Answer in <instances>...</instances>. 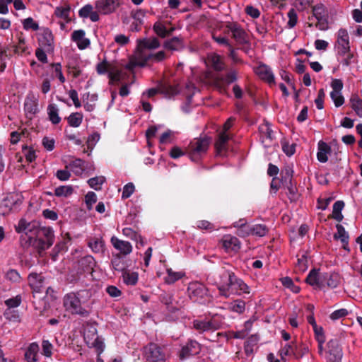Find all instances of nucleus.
Segmentation results:
<instances>
[{"label":"nucleus","instance_id":"nucleus-1","mask_svg":"<svg viewBox=\"0 0 362 362\" xmlns=\"http://www.w3.org/2000/svg\"><path fill=\"white\" fill-rule=\"evenodd\" d=\"M15 228L17 233H25L29 245L40 251L48 249L53 244L54 234L50 228H40L35 222L21 218Z\"/></svg>","mask_w":362,"mask_h":362},{"label":"nucleus","instance_id":"nucleus-2","mask_svg":"<svg viewBox=\"0 0 362 362\" xmlns=\"http://www.w3.org/2000/svg\"><path fill=\"white\" fill-rule=\"evenodd\" d=\"M223 276L226 281L220 282L218 290L221 296L228 298L231 294L241 295L249 293V287L241 279H238L233 273L224 272Z\"/></svg>","mask_w":362,"mask_h":362},{"label":"nucleus","instance_id":"nucleus-3","mask_svg":"<svg viewBox=\"0 0 362 362\" xmlns=\"http://www.w3.org/2000/svg\"><path fill=\"white\" fill-rule=\"evenodd\" d=\"M83 305V303L80 299L79 293H69L64 297V307L67 312L72 315L87 316L88 312Z\"/></svg>","mask_w":362,"mask_h":362},{"label":"nucleus","instance_id":"nucleus-4","mask_svg":"<svg viewBox=\"0 0 362 362\" xmlns=\"http://www.w3.org/2000/svg\"><path fill=\"white\" fill-rule=\"evenodd\" d=\"M144 362H165L166 356L163 349L155 343H149L142 349Z\"/></svg>","mask_w":362,"mask_h":362},{"label":"nucleus","instance_id":"nucleus-5","mask_svg":"<svg viewBox=\"0 0 362 362\" xmlns=\"http://www.w3.org/2000/svg\"><path fill=\"white\" fill-rule=\"evenodd\" d=\"M210 142V139L207 137L195 139L191 141L187 148V153L189 155L190 159L196 161L203 154L206 153Z\"/></svg>","mask_w":362,"mask_h":362},{"label":"nucleus","instance_id":"nucleus-6","mask_svg":"<svg viewBox=\"0 0 362 362\" xmlns=\"http://www.w3.org/2000/svg\"><path fill=\"white\" fill-rule=\"evenodd\" d=\"M96 70L98 74L100 75L107 74L110 84L119 82L121 80V70L115 63L103 60L98 64Z\"/></svg>","mask_w":362,"mask_h":362},{"label":"nucleus","instance_id":"nucleus-7","mask_svg":"<svg viewBox=\"0 0 362 362\" xmlns=\"http://www.w3.org/2000/svg\"><path fill=\"white\" fill-rule=\"evenodd\" d=\"M160 47V42L156 37L152 38H144L143 40H140L138 42L137 46V53L132 62H135L137 60H142L147 57L148 54L145 53L146 49H155Z\"/></svg>","mask_w":362,"mask_h":362},{"label":"nucleus","instance_id":"nucleus-8","mask_svg":"<svg viewBox=\"0 0 362 362\" xmlns=\"http://www.w3.org/2000/svg\"><path fill=\"white\" fill-rule=\"evenodd\" d=\"M120 4V0H98L95 1V7L100 14L109 15L115 12Z\"/></svg>","mask_w":362,"mask_h":362},{"label":"nucleus","instance_id":"nucleus-9","mask_svg":"<svg viewBox=\"0 0 362 362\" xmlns=\"http://www.w3.org/2000/svg\"><path fill=\"white\" fill-rule=\"evenodd\" d=\"M84 339L89 346L94 347L98 354L100 355L104 350V343L97 335L95 328H91L90 330H86L84 332Z\"/></svg>","mask_w":362,"mask_h":362},{"label":"nucleus","instance_id":"nucleus-10","mask_svg":"<svg viewBox=\"0 0 362 362\" xmlns=\"http://www.w3.org/2000/svg\"><path fill=\"white\" fill-rule=\"evenodd\" d=\"M313 17L317 20L316 27L320 30L328 28L327 11L325 6L319 4L313 8Z\"/></svg>","mask_w":362,"mask_h":362},{"label":"nucleus","instance_id":"nucleus-11","mask_svg":"<svg viewBox=\"0 0 362 362\" xmlns=\"http://www.w3.org/2000/svg\"><path fill=\"white\" fill-rule=\"evenodd\" d=\"M327 353V362H341L343 356L342 349L337 340L329 341Z\"/></svg>","mask_w":362,"mask_h":362},{"label":"nucleus","instance_id":"nucleus-12","mask_svg":"<svg viewBox=\"0 0 362 362\" xmlns=\"http://www.w3.org/2000/svg\"><path fill=\"white\" fill-rule=\"evenodd\" d=\"M332 88L330 93V97L334 101L336 107L341 106L344 103V98L341 95V90L343 88V83L339 79H334L331 83Z\"/></svg>","mask_w":362,"mask_h":362},{"label":"nucleus","instance_id":"nucleus-13","mask_svg":"<svg viewBox=\"0 0 362 362\" xmlns=\"http://www.w3.org/2000/svg\"><path fill=\"white\" fill-rule=\"evenodd\" d=\"M187 290L189 298L195 301L201 300L207 295L206 288L199 282L190 283Z\"/></svg>","mask_w":362,"mask_h":362},{"label":"nucleus","instance_id":"nucleus-14","mask_svg":"<svg viewBox=\"0 0 362 362\" xmlns=\"http://www.w3.org/2000/svg\"><path fill=\"white\" fill-rule=\"evenodd\" d=\"M327 279V274L320 273L317 270L313 269L307 276L306 281L313 286L322 288L325 286V280Z\"/></svg>","mask_w":362,"mask_h":362},{"label":"nucleus","instance_id":"nucleus-15","mask_svg":"<svg viewBox=\"0 0 362 362\" xmlns=\"http://www.w3.org/2000/svg\"><path fill=\"white\" fill-rule=\"evenodd\" d=\"M255 71L262 80L266 81L270 86L276 84L274 73L269 66L260 64L255 68Z\"/></svg>","mask_w":362,"mask_h":362},{"label":"nucleus","instance_id":"nucleus-16","mask_svg":"<svg viewBox=\"0 0 362 362\" xmlns=\"http://www.w3.org/2000/svg\"><path fill=\"white\" fill-rule=\"evenodd\" d=\"M346 30L340 29L337 33V49L341 54H345L349 51V39Z\"/></svg>","mask_w":362,"mask_h":362},{"label":"nucleus","instance_id":"nucleus-17","mask_svg":"<svg viewBox=\"0 0 362 362\" xmlns=\"http://www.w3.org/2000/svg\"><path fill=\"white\" fill-rule=\"evenodd\" d=\"M221 243L226 252H237L240 248L239 240L231 235H225L222 238Z\"/></svg>","mask_w":362,"mask_h":362},{"label":"nucleus","instance_id":"nucleus-18","mask_svg":"<svg viewBox=\"0 0 362 362\" xmlns=\"http://www.w3.org/2000/svg\"><path fill=\"white\" fill-rule=\"evenodd\" d=\"M193 327L199 332H203L218 329L220 326L214 320L209 321L196 320L193 322Z\"/></svg>","mask_w":362,"mask_h":362},{"label":"nucleus","instance_id":"nucleus-19","mask_svg":"<svg viewBox=\"0 0 362 362\" xmlns=\"http://www.w3.org/2000/svg\"><path fill=\"white\" fill-rule=\"evenodd\" d=\"M85 35V31L83 30H75L71 35V40L76 43L79 49H84L90 44V40L86 38Z\"/></svg>","mask_w":362,"mask_h":362},{"label":"nucleus","instance_id":"nucleus-20","mask_svg":"<svg viewBox=\"0 0 362 362\" xmlns=\"http://www.w3.org/2000/svg\"><path fill=\"white\" fill-rule=\"evenodd\" d=\"M38 40L41 48H43L45 51L52 52L53 50L54 39L50 30H44Z\"/></svg>","mask_w":362,"mask_h":362},{"label":"nucleus","instance_id":"nucleus-21","mask_svg":"<svg viewBox=\"0 0 362 362\" xmlns=\"http://www.w3.org/2000/svg\"><path fill=\"white\" fill-rule=\"evenodd\" d=\"M228 29L232 33L233 38L240 44L247 42L245 32L237 24L230 23L227 25Z\"/></svg>","mask_w":362,"mask_h":362},{"label":"nucleus","instance_id":"nucleus-22","mask_svg":"<svg viewBox=\"0 0 362 362\" xmlns=\"http://www.w3.org/2000/svg\"><path fill=\"white\" fill-rule=\"evenodd\" d=\"M238 78V72L235 70L230 71L225 77L216 76L214 79V83L218 88H221L223 85H228Z\"/></svg>","mask_w":362,"mask_h":362},{"label":"nucleus","instance_id":"nucleus-23","mask_svg":"<svg viewBox=\"0 0 362 362\" xmlns=\"http://www.w3.org/2000/svg\"><path fill=\"white\" fill-rule=\"evenodd\" d=\"M165 58H166V54H165V52L160 51L156 54H148L147 57H145V58L141 61L136 59L135 62H132V66H144L146 64V63L147 62V61H148V60H152L153 62H158L163 61Z\"/></svg>","mask_w":362,"mask_h":362},{"label":"nucleus","instance_id":"nucleus-24","mask_svg":"<svg viewBox=\"0 0 362 362\" xmlns=\"http://www.w3.org/2000/svg\"><path fill=\"white\" fill-rule=\"evenodd\" d=\"M28 282L31 288L36 292H41L44 287V279L40 274H31L28 276Z\"/></svg>","mask_w":362,"mask_h":362},{"label":"nucleus","instance_id":"nucleus-25","mask_svg":"<svg viewBox=\"0 0 362 362\" xmlns=\"http://www.w3.org/2000/svg\"><path fill=\"white\" fill-rule=\"evenodd\" d=\"M16 201L13 197H7L0 203V215L6 216L16 207Z\"/></svg>","mask_w":362,"mask_h":362},{"label":"nucleus","instance_id":"nucleus-26","mask_svg":"<svg viewBox=\"0 0 362 362\" xmlns=\"http://www.w3.org/2000/svg\"><path fill=\"white\" fill-rule=\"evenodd\" d=\"M111 243L114 247L123 255H128L132 252V246L127 241L121 240L116 237L111 238Z\"/></svg>","mask_w":362,"mask_h":362},{"label":"nucleus","instance_id":"nucleus-27","mask_svg":"<svg viewBox=\"0 0 362 362\" xmlns=\"http://www.w3.org/2000/svg\"><path fill=\"white\" fill-rule=\"evenodd\" d=\"M331 153L330 146L325 142L320 141L318 143V151L317 158L320 163H326L328 160V155Z\"/></svg>","mask_w":362,"mask_h":362},{"label":"nucleus","instance_id":"nucleus-28","mask_svg":"<svg viewBox=\"0 0 362 362\" xmlns=\"http://www.w3.org/2000/svg\"><path fill=\"white\" fill-rule=\"evenodd\" d=\"M199 351V345L197 341H192L189 342L185 346L182 347L180 358L184 359L190 355L197 354Z\"/></svg>","mask_w":362,"mask_h":362},{"label":"nucleus","instance_id":"nucleus-29","mask_svg":"<svg viewBox=\"0 0 362 362\" xmlns=\"http://www.w3.org/2000/svg\"><path fill=\"white\" fill-rule=\"evenodd\" d=\"M286 187L288 190V199L293 202L296 201L298 199V194L296 191V187L291 182V174L288 170H286Z\"/></svg>","mask_w":362,"mask_h":362},{"label":"nucleus","instance_id":"nucleus-30","mask_svg":"<svg viewBox=\"0 0 362 362\" xmlns=\"http://www.w3.org/2000/svg\"><path fill=\"white\" fill-rule=\"evenodd\" d=\"M38 352V344L35 342L31 343L25 353V358L27 362H36L37 361Z\"/></svg>","mask_w":362,"mask_h":362},{"label":"nucleus","instance_id":"nucleus-31","mask_svg":"<svg viewBox=\"0 0 362 362\" xmlns=\"http://www.w3.org/2000/svg\"><path fill=\"white\" fill-rule=\"evenodd\" d=\"M88 247L93 252L103 253L105 250V243L101 238H92L88 243Z\"/></svg>","mask_w":362,"mask_h":362},{"label":"nucleus","instance_id":"nucleus-32","mask_svg":"<svg viewBox=\"0 0 362 362\" xmlns=\"http://www.w3.org/2000/svg\"><path fill=\"white\" fill-rule=\"evenodd\" d=\"M208 59L214 70L221 71L225 69V64L220 55L212 54Z\"/></svg>","mask_w":362,"mask_h":362},{"label":"nucleus","instance_id":"nucleus-33","mask_svg":"<svg viewBox=\"0 0 362 362\" xmlns=\"http://www.w3.org/2000/svg\"><path fill=\"white\" fill-rule=\"evenodd\" d=\"M25 110L28 114L34 115L37 111V102L33 96H28L25 101Z\"/></svg>","mask_w":362,"mask_h":362},{"label":"nucleus","instance_id":"nucleus-34","mask_svg":"<svg viewBox=\"0 0 362 362\" xmlns=\"http://www.w3.org/2000/svg\"><path fill=\"white\" fill-rule=\"evenodd\" d=\"M122 278L124 284L127 285L134 286L138 281L139 275L137 272L124 270L122 272Z\"/></svg>","mask_w":362,"mask_h":362},{"label":"nucleus","instance_id":"nucleus-35","mask_svg":"<svg viewBox=\"0 0 362 362\" xmlns=\"http://www.w3.org/2000/svg\"><path fill=\"white\" fill-rule=\"evenodd\" d=\"M229 139V135L227 133L221 132L217 141L215 144V148L218 153L221 154L226 149L227 141Z\"/></svg>","mask_w":362,"mask_h":362},{"label":"nucleus","instance_id":"nucleus-36","mask_svg":"<svg viewBox=\"0 0 362 362\" xmlns=\"http://www.w3.org/2000/svg\"><path fill=\"white\" fill-rule=\"evenodd\" d=\"M167 276L165 277V282L168 284H172L180 279L183 276L184 273L182 272H175L171 268L167 269Z\"/></svg>","mask_w":362,"mask_h":362},{"label":"nucleus","instance_id":"nucleus-37","mask_svg":"<svg viewBox=\"0 0 362 362\" xmlns=\"http://www.w3.org/2000/svg\"><path fill=\"white\" fill-rule=\"evenodd\" d=\"M98 100V95L95 93L93 94H87L86 100H83V107L85 110L88 112H92L94 110L96 106V102Z\"/></svg>","mask_w":362,"mask_h":362},{"label":"nucleus","instance_id":"nucleus-38","mask_svg":"<svg viewBox=\"0 0 362 362\" xmlns=\"http://www.w3.org/2000/svg\"><path fill=\"white\" fill-rule=\"evenodd\" d=\"M183 47L182 42L179 37H173L164 43V47L167 49L175 51L179 50Z\"/></svg>","mask_w":362,"mask_h":362},{"label":"nucleus","instance_id":"nucleus-39","mask_svg":"<svg viewBox=\"0 0 362 362\" xmlns=\"http://www.w3.org/2000/svg\"><path fill=\"white\" fill-rule=\"evenodd\" d=\"M83 161L81 159H75L71 162L69 167L76 175H81L84 171Z\"/></svg>","mask_w":362,"mask_h":362},{"label":"nucleus","instance_id":"nucleus-40","mask_svg":"<svg viewBox=\"0 0 362 362\" xmlns=\"http://www.w3.org/2000/svg\"><path fill=\"white\" fill-rule=\"evenodd\" d=\"M344 206L343 201H337L333 205L332 218L337 221H341L343 219L341 211Z\"/></svg>","mask_w":362,"mask_h":362},{"label":"nucleus","instance_id":"nucleus-41","mask_svg":"<svg viewBox=\"0 0 362 362\" xmlns=\"http://www.w3.org/2000/svg\"><path fill=\"white\" fill-rule=\"evenodd\" d=\"M47 112L49 119L53 124H58L61 121V118L58 114V108L54 104L48 105Z\"/></svg>","mask_w":362,"mask_h":362},{"label":"nucleus","instance_id":"nucleus-42","mask_svg":"<svg viewBox=\"0 0 362 362\" xmlns=\"http://www.w3.org/2000/svg\"><path fill=\"white\" fill-rule=\"evenodd\" d=\"M350 100L352 109L358 116L362 117V100L355 95L352 96Z\"/></svg>","mask_w":362,"mask_h":362},{"label":"nucleus","instance_id":"nucleus-43","mask_svg":"<svg viewBox=\"0 0 362 362\" xmlns=\"http://www.w3.org/2000/svg\"><path fill=\"white\" fill-rule=\"evenodd\" d=\"M83 115L80 112H74L71 114L68 117V122L73 127H78L83 121Z\"/></svg>","mask_w":362,"mask_h":362},{"label":"nucleus","instance_id":"nucleus-44","mask_svg":"<svg viewBox=\"0 0 362 362\" xmlns=\"http://www.w3.org/2000/svg\"><path fill=\"white\" fill-rule=\"evenodd\" d=\"M259 132L262 138L268 139H272V130L268 122H264L259 125Z\"/></svg>","mask_w":362,"mask_h":362},{"label":"nucleus","instance_id":"nucleus-45","mask_svg":"<svg viewBox=\"0 0 362 362\" xmlns=\"http://www.w3.org/2000/svg\"><path fill=\"white\" fill-rule=\"evenodd\" d=\"M337 233L334 234L335 239H340L344 244L348 243L349 235L345 230V228L340 224L337 225Z\"/></svg>","mask_w":362,"mask_h":362},{"label":"nucleus","instance_id":"nucleus-46","mask_svg":"<svg viewBox=\"0 0 362 362\" xmlns=\"http://www.w3.org/2000/svg\"><path fill=\"white\" fill-rule=\"evenodd\" d=\"M105 177L103 176H98L93 178H90L88 180V183L89 186L95 189L100 190L101 189L102 185L105 182Z\"/></svg>","mask_w":362,"mask_h":362},{"label":"nucleus","instance_id":"nucleus-47","mask_svg":"<svg viewBox=\"0 0 362 362\" xmlns=\"http://www.w3.org/2000/svg\"><path fill=\"white\" fill-rule=\"evenodd\" d=\"M70 11V6L66 3L64 5L58 6L55 9V15L63 19H67Z\"/></svg>","mask_w":362,"mask_h":362},{"label":"nucleus","instance_id":"nucleus-48","mask_svg":"<svg viewBox=\"0 0 362 362\" xmlns=\"http://www.w3.org/2000/svg\"><path fill=\"white\" fill-rule=\"evenodd\" d=\"M153 30L158 36L161 37H165L166 36L170 35V33L173 30V28L168 31L162 23H156L153 25Z\"/></svg>","mask_w":362,"mask_h":362},{"label":"nucleus","instance_id":"nucleus-49","mask_svg":"<svg viewBox=\"0 0 362 362\" xmlns=\"http://www.w3.org/2000/svg\"><path fill=\"white\" fill-rule=\"evenodd\" d=\"M258 338L257 336H252L245 344V352L247 356H250L254 352L253 346L257 342Z\"/></svg>","mask_w":362,"mask_h":362},{"label":"nucleus","instance_id":"nucleus-50","mask_svg":"<svg viewBox=\"0 0 362 362\" xmlns=\"http://www.w3.org/2000/svg\"><path fill=\"white\" fill-rule=\"evenodd\" d=\"M73 193L71 186H61L55 189L54 194L57 197H68Z\"/></svg>","mask_w":362,"mask_h":362},{"label":"nucleus","instance_id":"nucleus-51","mask_svg":"<svg viewBox=\"0 0 362 362\" xmlns=\"http://www.w3.org/2000/svg\"><path fill=\"white\" fill-rule=\"evenodd\" d=\"M268 232L267 228L262 224H257L252 226V235H255L259 237L264 236Z\"/></svg>","mask_w":362,"mask_h":362},{"label":"nucleus","instance_id":"nucleus-52","mask_svg":"<svg viewBox=\"0 0 362 362\" xmlns=\"http://www.w3.org/2000/svg\"><path fill=\"white\" fill-rule=\"evenodd\" d=\"M230 308L233 312L243 313L245 309V303L241 300H236L230 304Z\"/></svg>","mask_w":362,"mask_h":362},{"label":"nucleus","instance_id":"nucleus-53","mask_svg":"<svg viewBox=\"0 0 362 362\" xmlns=\"http://www.w3.org/2000/svg\"><path fill=\"white\" fill-rule=\"evenodd\" d=\"M6 278L12 283H19L21 280L19 273L15 269L8 270L6 274Z\"/></svg>","mask_w":362,"mask_h":362},{"label":"nucleus","instance_id":"nucleus-54","mask_svg":"<svg viewBox=\"0 0 362 362\" xmlns=\"http://www.w3.org/2000/svg\"><path fill=\"white\" fill-rule=\"evenodd\" d=\"M282 284L288 288H290L293 293H298L300 288L293 284L292 279L289 277H284L281 279Z\"/></svg>","mask_w":362,"mask_h":362},{"label":"nucleus","instance_id":"nucleus-55","mask_svg":"<svg viewBox=\"0 0 362 362\" xmlns=\"http://www.w3.org/2000/svg\"><path fill=\"white\" fill-rule=\"evenodd\" d=\"M42 354L46 357H50L52 354L53 346L48 340L42 342Z\"/></svg>","mask_w":362,"mask_h":362},{"label":"nucleus","instance_id":"nucleus-56","mask_svg":"<svg viewBox=\"0 0 362 362\" xmlns=\"http://www.w3.org/2000/svg\"><path fill=\"white\" fill-rule=\"evenodd\" d=\"M339 284V276L337 274H328L325 280V286L331 288H336Z\"/></svg>","mask_w":362,"mask_h":362},{"label":"nucleus","instance_id":"nucleus-57","mask_svg":"<svg viewBox=\"0 0 362 362\" xmlns=\"http://www.w3.org/2000/svg\"><path fill=\"white\" fill-rule=\"evenodd\" d=\"M159 91H160V93H163V95H165L167 97H170L171 95H173L174 94H175L177 93L175 88H174L173 87H172L170 85H166V84L162 85L159 88Z\"/></svg>","mask_w":362,"mask_h":362},{"label":"nucleus","instance_id":"nucleus-58","mask_svg":"<svg viewBox=\"0 0 362 362\" xmlns=\"http://www.w3.org/2000/svg\"><path fill=\"white\" fill-rule=\"evenodd\" d=\"M21 303V297L20 296H16L5 300V304L8 308H17L20 305Z\"/></svg>","mask_w":362,"mask_h":362},{"label":"nucleus","instance_id":"nucleus-59","mask_svg":"<svg viewBox=\"0 0 362 362\" xmlns=\"http://www.w3.org/2000/svg\"><path fill=\"white\" fill-rule=\"evenodd\" d=\"M23 28L25 30H37L39 28L38 24L32 18H27L23 21Z\"/></svg>","mask_w":362,"mask_h":362},{"label":"nucleus","instance_id":"nucleus-60","mask_svg":"<svg viewBox=\"0 0 362 362\" xmlns=\"http://www.w3.org/2000/svg\"><path fill=\"white\" fill-rule=\"evenodd\" d=\"M134 190L135 187L133 183L129 182L123 188L122 197L123 199L129 198L134 193Z\"/></svg>","mask_w":362,"mask_h":362},{"label":"nucleus","instance_id":"nucleus-61","mask_svg":"<svg viewBox=\"0 0 362 362\" xmlns=\"http://www.w3.org/2000/svg\"><path fill=\"white\" fill-rule=\"evenodd\" d=\"M315 339L317 343H325V336L324 334L323 329L322 327H316L313 328Z\"/></svg>","mask_w":362,"mask_h":362},{"label":"nucleus","instance_id":"nucleus-62","mask_svg":"<svg viewBox=\"0 0 362 362\" xmlns=\"http://www.w3.org/2000/svg\"><path fill=\"white\" fill-rule=\"evenodd\" d=\"M296 348V345H291L289 344H286L281 350V356L282 358L284 356H291L294 354V349Z\"/></svg>","mask_w":362,"mask_h":362},{"label":"nucleus","instance_id":"nucleus-63","mask_svg":"<svg viewBox=\"0 0 362 362\" xmlns=\"http://www.w3.org/2000/svg\"><path fill=\"white\" fill-rule=\"evenodd\" d=\"M99 139L100 136L98 134L94 133L90 135L86 141L88 148L91 151L95 146V144L98 141Z\"/></svg>","mask_w":362,"mask_h":362},{"label":"nucleus","instance_id":"nucleus-64","mask_svg":"<svg viewBox=\"0 0 362 362\" xmlns=\"http://www.w3.org/2000/svg\"><path fill=\"white\" fill-rule=\"evenodd\" d=\"M288 25L289 28H293L296 25L297 21H298L297 14L294 9L292 8L288 11Z\"/></svg>","mask_w":362,"mask_h":362}]
</instances>
